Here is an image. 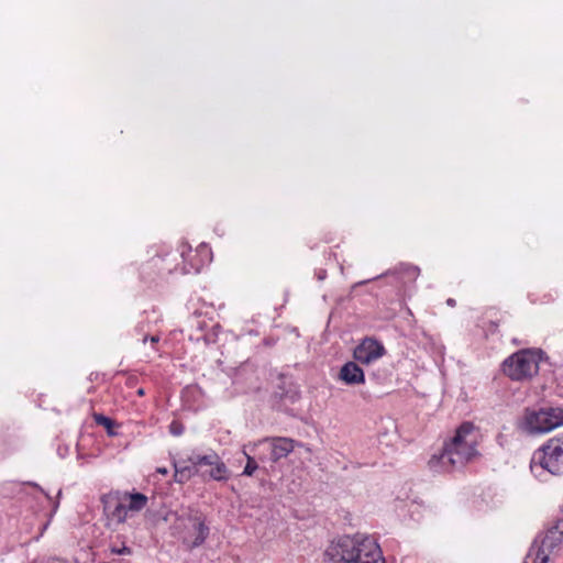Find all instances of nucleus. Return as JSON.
I'll return each mask as SVG.
<instances>
[{"mask_svg":"<svg viewBox=\"0 0 563 563\" xmlns=\"http://www.w3.org/2000/svg\"><path fill=\"white\" fill-rule=\"evenodd\" d=\"M477 438L470 422L461 424L453 439L445 443L439 456L440 464L446 470L461 468L477 455Z\"/></svg>","mask_w":563,"mask_h":563,"instance_id":"obj_2","label":"nucleus"},{"mask_svg":"<svg viewBox=\"0 0 563 563\" xmlns=\"http://www.w3.org/2000/svg\"><path fill=\"white\" fill-rule=\"evenodd\" d=\"M384 345L374 338L363 339L354 349L353 357L363 365H369L384 356Z\"/></svg>","mask_w":563,"mask_h":563,"instance_id":"obj_7","label":"nucleus"},{"mask_svg":"<svg viewBox=\"0 0 563 563\" xmlns=\"http://www.w3.org/2000/svg\"><path fill=\"white\" fill-rule=\"evenodd\" d=\"M324 277H325L324 272L320 273V274H319V276H318V278H319L320 280H321V279H323Z\"/></svg>","mask_w":563,"mask_h":563,"instance_id":"obj_25","label":"nucleus"},{"mask_svg":"<svg viewBox=\"0 0 563 563\" xmlns=\"http://www.w3.org/2000/svg\"><path fill=\"white\" fill-rule=\"evenodd\" d=\"M95 421L99 424V426H102L104 428H107V430L109 431V433H111V428L113 427V421L103 416V415H95Z\"/></svg>","mask_w":563,"mask_h":563,"instance_id":"obj_18","label":"nucleus"},{"mask_svg":"<svg viewBox=\"0 0 563 563\" xmlns=\"http://www.w3.org/2000/svg\"><path fill=\"white\" fill-rule=\"evenodd\" d=\"M147 340H148V336L145 335L142 341H143V343H146ZM150 340H151L152 343H156V342H158L159 339H158V336L153 335V336L150 338Z\"/></svg>","mask_w":563,"mask_h":563,"instance_id":"obj_21","label":"nucleus"},{"mask_svg":"<svg viewBox=\"0 0 563 563\" xmlns=\"http://www.w3.org/2000/svg\"><path fill=\"white\" fill-rule=\"evenodd\" d=\"M122 501L125 503L128 514L139 512L147 505V497L142 493H124Z\"/></svg>","mask_w":563,"mask_h":563,"instance_id":"obj_11","label":"nucleus"},{"mask_svg":"<svg viewBox=\"0 0 563 563\" xmlns=\"http://www.w3.org/2000/svg\"><path fill=\"white\" fill-rule=\"evenodd\" d=\"M199 251L206 253L207 256L210 255V251L206 245H200Z\"/></svg>","mask_w":563,"mask_h":563,"instance_id":"obj_22","label":"nucleus"},{"mask_svg":"<svg viewBox=\"0 0 563 563\" xmlns=\"http://www.w3.org/2000/svg\"><path fill=\"white\" fill-rule=\"evenodd\" d=\"M395 274L398 275V279L404 284L412 283L415 282L419 274L420 269L417 266L409 265V264H400L396 269Z\"/></svg>","mask_w":563,"mask_h":563,"instance_id":"obj_13","label":"nucleus"},{"mask_svg":"<svg viewBox=\"0 0 563 563\" xmlns=\"http://www.w3.org/2000/svg\"><path fill=\"white\" fill-rule=\"evenodd\" d=\"M260 443H267L271 450V460L276 463L292 452L295 441L289 438H265Z\"/></svg>","mask_w":563,"mask_h":563,"instance_id":"obj_9","label":"nucleus"},{"mask_svg":"<svg viewBox=\"0 0 563 563\" xmlns=\"http://www.w3.org/2000/svg\"><path fill=\"white\" fill-rule=\"evenodd\" d=\"M339 378L346 385H361L365 383L363 369L355 362H346L340 369Z\"/></svg>","mask_w":563,"mask_h":563,"instance_id":"obj_10","label":"nucleus"},{"mask_svg":"<svg viewBox=\"0 0 563 563\" xmlns=\"http://www.w3.org/2000/svg\"><path fill=\"white\" fill-rule=\"evenodd\" d=\"M324 563H385L379 545L369 536L340 537L324 551Z\"/></svg>","mask_w":563,"mask_h":563,"instance_id":"obj_1","label":"nucleus"},{"mask_svg":"<svg viewBox=\"0 0 563 563\" xmlns=\"http://www.w3.org/2000/svg\"><path fill=\"white\" fill-rule=\"evenodd\" d=\"M563 424L562 408L526 409L519 429L528 434L547 433Z\"/></svg>","mask_w":563,"mask_h":563,"instance_id":"obj_4","label":"nucleus"},{"mask_svg":"<svg viewBox=\"0 0 563 563\" xmlns=\"http://www.w3.org/2000/svg\"><path fill=\"white\" fill-rule=\"evenodd\" d=\"M446 303H448L449 306H451V307H454V306H455V300H454V299H452V298H450V299H448Z\"/></svg>","mask_w":563,"mask_h":563,"instance_id":"obj_24","label":"nucleus"},{"mask_svg":"<svg viewBox=\"0 0 563 563\" xmlns=\"http://www.w3.org/2000/svg\"><path fill=\"white\" fill-rule=\"evenodd\" d=\"M245 456H246L247 462H246V465H245L242 474L245 476H252L258 466H257L256 461L252 456H250L246 453H245Z\"/></svg>","mask_w":563,"mask_h":563,"instance_id":"obj_17","label":"nucleus"},{"mask_svg":"<svg viewBox=\"0 0 563 563\" xmlns=\"http://www.w3.org/2000/svg\"><path fill=\"white\" fill-rule=\"evenodd\" d=\"M219 455L214 452L206 455H192L188 459V461L195 466L207 465L212 466L219 460Z\"/></svg>","mask_w":563,"mask_h":563,"instance_id":"obj_16","label":"nucleus"},{"mask_svg":"<svg viewBox=\"0 0 563 563\" xmlns=\"http://www.w3.org/2000/svg\"><path fill=\"white\" fill-rule=\"evenodd\" d=\"M563 548V518L551 527L540 541H536L525 560V563H548L549 555Z\"/></svg>","mask_w":563,"mask_h":563,"instance_id":"obj_6","label":"nucleus"},{"mask_svg":"<svg viewBox=\"0 0 563 563\" xmlns=\"http://www.w3.org/2000/svg\"><path fill=\"white\" fill-rule=\"evenodd\" d=\"M112 552L117 554H130L131 550L128 547H122L121 549H113Z\"/></svg>","mask_w":563,"mask_h":563,"instance_id":"obj_20","label":"nucleus"},{"mask_svg":"<svg viewBox=\"0 0 563 563\" xmlns=\"http://www.w3.org/2000/svg\"><path fill=\"white\" fill-rule=\"evenodd\" d=\"M175 474L174 479L176 483L184 484L188 482L198 470L191 464L190 465H181L180 463H174Z\"/></svg>","mask_w":563,"mask_h":563,"instance_id":"obj_14","label":"nucleus"},{"mask_svg":"<svg viewBox=\"0 0 563 563\" xmlns=\"http://www.w3.org/2000/svg\"><path fill=\"white\" fill-rule=\"evenodd\" d=\"M189 527L181 536V541L189 549L202 545L209 536L210 529L205 521L198 517H189Z\"/></svg>","mask_w":563,"mask_h":563,"instance_id":"obj_8","label":"nucleus"},{"mask_svg":"<svg viewBox=\"0 0 563 563\" xmlns=\"http://www.w3.org/2000/svg\"><path fill=\"white\" fill-rule=\"evenodd\" d=\"M539 361L537 351L521 350L504 361L503 372L512 380L529 379L538 373Z\"/></svg>","mask_w":563,"mask_h":563,"instance_id":"obj_5","label":"nucleus"},{"mask_svg":"<svg viewBox=\"0 0 563 563\" xmlns=\"http://www.w3.org/2000/svg\"><path fill=\"white\" fill-rule=\"evenodd\" d=\"M109 501L106 503V510L109 511L112 519L117 520L119 523H123L126 521L129 514L125 508V503L121 500L120 497H115V504L113 505V508H111V501L114 499V497L109 496Z\"/></svg>","mask_w":563,"mask_h":563,"instance_id":"obj_12","label":"nucleus"},{"mask_svg":"<svg viewBox=\"0 0 563 563\" xmlns=\"http://www.w3.org/2000/svg\"><path fill=\"white\" fill-rule=\"evenodd\" d=\"M530 470L542 482L548 481L549 475L563 473V434L549 439L534 451L530 461Z\"/></svg>","mask_w":563,"mask_h":563,"instance_id":"obj_3","label":"nucleus"},{"mask_svg":"<svg viewBox=\"0 0 563 563\" xmlns=\"http://www.w3.org/2000/svg\"><path fill=\"white\" fill-rule=\"evenodd\" d=\"M157 472L163 474V475H166L168 473L167 468H165V467L157 468Z\"/></svg>","mask_w":563,"mask_h":563,"instance_id":"obj_23","label":"nucleus"},{"mask_svg":"<svg viewBox=\"0 0 563 563\" xmlns=\"http://www.w3.org/2000/svg\"><path fill=\"white\" fill-rule=\"evenodd\" d=\"M209 477L214 481H227L229 478V470L225 464L221 461V459L217 460L211 466V470L208 473Z\"/></svg>","mask_w":563,"mask_h":563,"instance_id":"obj_15","label":"nucleus"},{"mask_svg":"<svg viewBox=\"0 0 563 563\" xmlns=\"http://www.w3.org/2000/svg\"><path fill=\"white\" fill-rule=\"evenodd\" d=\"M169 431L173 435H181L183 432H184V427L181 423L177 422V421H173L169 426Z\"/></svg>","mask_w":563,"mask_h":563,"instance_id":"obj_19","label":"nucleus"}]
</instances>
